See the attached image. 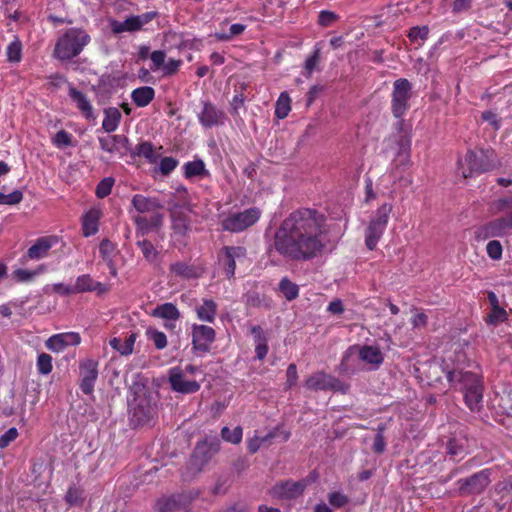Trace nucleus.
I'll use <instances>...</instances> for the list:
<instances>
[{"label":"nucleus","mask_w":512,"mask_h":512,"mask_svg":"<svg viewBox=\"0 0 512 512\" xmlns=\"http://www.w3.org/2000/svg\"><path fill=\"white\" fill-rule=\"evenodd\" d=\"M52 144L59 149L73 146V136L66 130H60L53 136Z\"/></svg>","instance_id":"49"},{"label":"nucleus","mask_w":512,"mask_h":512,"mask_svg":"<svg viewBox=\"0 0 512 512\" xmlns=\"http://www.w3.org/2000/svg\"><path fill=\"white\" fill-rule=\"evenodd\" d=\"M100 148L108 153L124 156L130 152V141L122 134H114L98 138Z\"/></svg>","instance_id":"22"},{"label":"nucleus","mask_w":512,"mask_h":512,"mask_svg":"<svg viewBox=\"0 0 512 512\" xmlns=\"http://www.w3.org/2000/svg\"><path fill=\"white\" fill-rule=\"evenodd\" d=\"M246 256L247 250L243 246H224L221 248L218 260L228 279L233 278L235 275L236 260L244 259Z\"/></svg>","instance_id":"14"},{"label":"nucleus","mask_w":512,"mask_h":512,"mask_svg":"<svg viewBox=\"0 0 512 512\" xmlns=\"http://www.w3.org/2000/svg\"><path fill=\"white\" fill-rule=\"evenodd\" d=\"M68 95L86 119H95L93 106L85 93L70 85Z\"/></svg>","instance_id":"27"},{"label":"nucleus","mask_w":512,"mask_h":512,"mask_svg":"<svg viewBox=\"0 0 512 512\" xmlns=\"http://www.w3.org/2000/svg\"><path fill=\"white\" fill-rule=\"evenodd\" d=\"M305 387L312 391H334L346 393L349 390V384L342 382L340 379L318 371L310 375L305 381Z\"/></svg>","instance_id":"10"},{"label":"nucleus","mask_w":512,"mask_h":512,"mask_svg":"<svg viewBox=\"0 0 512 512\" xmlns=\"http://www.w3.org/2000/svg\"><path fill=\"white\" fill-rule=\"evenodd\" d=\"M101 216L102 213L98 208H91L82 216V234L84 237L93 236L98 232Z\"/></svg>","instance_id":"28"},{"label":"nucleus","mask_w":512,"mask_h":512,"mask_svg":"<svg viewBox=\"0 0 512 512\" xmlns=\"http://www.w3.org/2000/svg\"><path fill=\"white\" fill-rule=\"evenodd\" d=\"M146 335L153 342L156 349L162 350L167 346V337L164 332L148 328Z\"/></svg>","instance_id":"50"},{"label":"nucleus","mask_w":512,"mask_h":512,"mask_svg":"<svg viewBox=\"0 0 512 512\" xmlns=\"http://www.w3.org/2000/svg\"><path fill=\"white\" fill-rule=\"evenodd\" d=\"M430 29L428 26H414L410 28L408 32V38L411 42H417L418 40L425 41L428 38Z\"/></svg>","instance_id":"56"},{"label":"nucleus","mask_w":512,"mask_h":512,"mask_svg":"<svg viewBox=\"0 0 512 512\" xmlns=\"http://www.w3.org/2000/svg\"><path fill=\"white\" fill-rule=\"evenodd\" d=\"M490 475V470L485 469L469 477L458 480V495L462 497H467L481 494L491 482Z\"/></svg>","instance_id":"11"},{"label":"nucleus","mask_w":512,"mask_h":512,"mask_svg":"<svg viewBox=\"0 0 512 512\" xmlns=\"http://www.w3.org/2000/svg\"><path fill=\"white\" fill-rule=\"evenodd\" d=\"M221 436L227 442L238 444L242 440V428L236 426L233 430H230L225 426L221 430Z\"/></svg>","instance_id":"52"},{"label":"nucleus","mask_w":512,"mask_h":512,"mask_svg":"<svg viewBox=\"0 0 512 512\" xmlns=\"http://www.w3.org/2000/svg\"><path fill=\"white\" fill-rule=\"evenodd\" d=\"M309 484L308 479L299 481L286 480L276 483L270 490V495L278 499H295L301 496Z\"/></svg>","instance_id":"15"},{"label":"nucleus","mask_w":512,"mask_h":512,"mask_svg":"<svg viewBox=\"0 0 512 512\" xmlns=\"http://www.w3.org/2000/svg\"><path fill=\"white\" fill-rule=\"evenodd\" d=\"M168 379L171 389L175 392L191 394L200 389V384L197 381L185 378L184 370L179 366L169 369Z\"/></svg>","instance_id":"18"},{"label":"nucleus","mask_w":512,"mask_h":512,"mask_svg":"<svg viewBox=\"0 0 512 512\" xmlns=\"http://www.w3.org/2000/svg\"><path fill=\"white\" fill-rule=\"evenodd\" d=\"M90 35L82 28H68L58 39L54 48V56L67 61L77 57L90 43Z\"/></svg>","instance_id":"5"},{"label":"nucleus","mask_w":512,"mask_h":512,"mask_svg":"<svg viewBox=\"0 0 512 512\" xmlns=\"http://www.w3.org/2000/svg\"><path fill=\"white\" fill-rule=\"evenodd\" d=\"M136 245L141 250L146 261L149 263H155L157 261L159 252L151 241L147 239L139 240Z\"/></svg>","instance_id":"43"},{"label":"nucleus","mask_w":512,"mask_h":512,"mask_svg":"<svg viewBox=\"0 0 512 512\" xmlns=\"http://www.w3.org/2000/svg\"><path fill=\"white\" fill-rule=\"evenodd\" d=\"M412 88V83L406 78H399L393 82L390 110L394 118H402L407 114L410 109Z\"/></svg>","instance_id":"8"},{"label":"nucleus","mask_w":512,"mask_h":512,"mask_svg":"<svg viewBox=\"0 0 512 512\" xmlns=\"http://www.w3.org/2000/svg\"><path fill=\"white\" fill-rule=\"evenodd\" d=\"M114 183L115 180L112 177L102 179L96 186V196L100 199L107 197L111 193Z\"/></svg>","instance_id":"51"},{"label":"nucleus","mask_w":512,"mask_h":512,"mask_svg":"<svg viewBox=\"0 0 512 512\" xmlns=\"http://www.w3.org/2000/svg\"><path fill=\"white\" fill-rule=\"evenodd\" d=\"M129 154L132 158H135V157L144 158L149 163H156L158 160V156L155 152V148L150 141H143V142L137 144L133 150L130 148Z\"/></svg>","instance_id":"33"},{"label":"nucleus","mask_w":512,"mask_h":512,"mask_svg":"<svg viewBox=\"0 0 512 512\" xmlns=\"http://www.w3.org/2000/svg\"><path fill=\"white\" fill-rule=\"evenodd\" d=\"M7 61L10 63H19L22 59V43L18 37L8 45L6 49Z\"/></svg>","instance_id":"46"},{"label":"nucleus","mask_w":512,"mask_h":512,"mask_svg":"<svg viewBox=\"0 0 512 512\" xmlns=\"http://www.w3.org/2000/svg\"><path fill=\"white\" fill-rule=\"evenodd\" d=\"M286 383H285V389H291L293 386L296 385L298 380V372H297V366L294 363L289 364L286 370Z\"/></svg>","instance_id":"64"},{"label":"nucleus","mask_w":512,"mask_h":512,"mask_svg":"<svg viewBox=\"0 0 512 512\" xmlns=\"http://www.w3.org/2000/svg\"><path fill=\"white\" fill-rule=\"evenodd\" d=\"M464 400L471 412H479L483 402V390H472L464 392Z\"/></svg>","instance_id":"39"},{"label":"nucleus","mask_w":512,"mask_h":512,"mask_svg":"<svg viewBox=\"0 0 512 512\" xmlns=\"http://www.w3.org/2000/svg\"><path fill=\"white\" fill-rule=\"evenodd\" d=\"M84 498V491L75 486L70 487L65 495V501L69 506H81Z\"/></svg>","instance_id":"48"},{"label":"nucleus","mask_w":512,"mask_h":512,"mask_svg":"<svg viewBox=\"0 0 512 512\" xmlns=\"http://www.w3.org/2000/svg\"><path fill=\"white\" fill-rule=\"evenodd\" d=\"M290 110L291 99L289 97V94L286 91H284L279 95L276 101L275 116L279 119H284L288 116Z\"/></svg>","instance_id":"41"},{"label":"nucleus","mask_w":512,"mask_h":512,"mask_svg":"<svg viewBox=\"0 0 512 512\" xmlns=\"http://www.w3.org/2000/svg\"><path fill=\"white\" fill-rule=\"evenodd\" d=\"M446 378L451 387L459 389L463 393L484 389L482 377L471 371L449 370L446 373Z\"/></svg>","instance_id":"12"},{"label":"nucleus","mask_w":512,"mask_h":512,"mask_svg":"<svg viewBox=\"0 0 512 512\" xmlns=\"http://www.w3.org/2000/svg\"><path fill=\"white\" fill-rule=\"evenodd\" d=\"M98 362L94 359H85L79 364L80 390L91 395L94 392L95 383L98 379Z\"/></svg>","instance_id":"17"},{"label":"nucleus","mask_w":512,"mask_h":512,"mask_svg":"<svg viewBox=\"0 0 512 512\" xmlns=\"http://www.w3.org/2000/svg\"><path fill=\"white\" fill-rule=\"evenodd\" d=\"M45 271V266L44 265H40L37 269L35 270H27V269H22V268H19V269H16L13 274H14V278L18 281V282H30L32 281L37 275L43 273Z\"/></svg>","instance_id":"47"},{"label":"nucleus","mask_w":512,"mask_h":512,"mask_svg":"<svg viewBox=\"0 0 512 512\" xmlns=\"http://www.w3.org/2000/svg\"><path fill=\"white\" fill-rule=\"evenodd\" d=\"M137 338H138V333L131 332L130 334H128L125 337L124 341H122V339L119 337H114V338L110 339L109 344L114 350L119 352L120 355L129 356L133 353L134 344H135Z\"/></svg>","instance_id":"31"},{"label":"nucleus","mask_w":512,"mask_h":512,"mask_svg":"<svg viewBox=\"0 0 512 512\" xmlns=\"http://www.w3.org/2000/svg\"><path fill=\"white\" fill-rule=\"evenodd\" d=\"M220 450L221 440L217 436L205 435L197 441L181 470V480L187 483L194 481L214 461Z\"/></svg>","instance_id":"2"},{"label":"nucleus","mask_w":512,"mask_h":512,"mask_svg":"<svg viewBox=\"0 0 512 512\" xmlns=\"http://www.w3.org/2000/svg\"><path fill=\"white\" fill-rule=\"evenodd\" d=\"M74 290L76 294L96 292L97 295H102L108 291V287L101 282L95 281L90 274H82L76 278Z\"/></svg>","instance_id":"26"},{"label":"nucleus","mask_w":512,"mask_h":512,"mask_svg":"<svg viewBox=\"0 0 512 512\" xmlns=\"http://www.w3.org/2000/svg\"><path fill=\"white\" fill-rule=\"evenodd\" d=\"M447 455H449L453 460H456L457 457L462 459L464 457L463 446L458 444L456 439H449L447 442Z\"/></svg>","instance_id":"61"},{"label":"nucleus","mask_w":512,"mask_h":512,"mask_svg":"<svg viewBox=\"0 0 512 512\" xmlns=\"http://www.w3.org/2000/svg\"><path fill=\"white\" fill-rule=\"evenodd\" d=\"M245 29L246 25L244 24H232L228 33H215V38L219 41H230L234 36L242 34Z\"/></svg>","instance_id":"54"},{"label":"nucleus","mask_w":512,"mask_h":512,"mask_svg":"<svg viewBox=\"0 0 512 512\" xmlns=\"http://www.w3.org/2000/svg\"><path fill=\"white\" fill-rule=\"evenodd\" d=\"M464 178L472 177L497 169L500 166L496 152L491 148L470 149L464 156V161L458 162Z\"/></svg>","instance_id":"4"},{"label":"nucleus","mask_w":512,"mask_h":512,"mask_svg":"<svg viewBox=\"0 0 512 512\" xmlns=\"http://www.w3.org/2000/svg\"><path fill=\"white\" fill-rule=\"evenodd\" d=\"M110 28L114 34H121L123 32H136L139 31L134 16L126 18L120 22L117 20L110 21Z\"/></svg>","instance_id":"38"},{"label":"nucleus","mask_w":512,"mask_h":512,"mask_svg":"<svg viewBox=\"0 0 512 512\" xmlns=\"http://www.w3.org/2000/svg\"><path fill=\"white\" fill-rule=\"evenodd\" d=\"M279 291L283 294L286 300L292 301L299 295V287L287 277H284L279 282Z\"/></svg>","instance_id":"42"},{"label":"nucleus","mask_w":512,"mask_h":512,"mask_svg":"<svg viewBox=\"0 0 512 512\" xmlns=\"http://www.w3.org/2000/svg\"><path fill=\"white\" fill-rule=\"evenodd\" d=\"M23 200V193L20 190H14L9 194L0 193L1 205H16Z\"/></svg>","instance_id":"59"},{"label":"nucleus","mask_w":512,"mask_h":512,"mask_svg":"<svg viewBox=\"0 0 512 512\" xmlns=\"http://www.w3.org/2000/svg\"><path fill=\"white\" fill-rule=\"evenodd\" d=\"M384 429L385 427L382 425L378 426L377 428V434L375 435L374 443L372 446V450L376 454H382L385 451L386 441L382 434Z\"/></svg>","instance_id":"63"},{"label":"nucleus","mask_w":512,"mask_h":512,"mask_svg":"<svg viewBox=\"0 0 512 512\" xmlns=\"http://www.w3.org/2000/svg\"><path fill=\"white\" fill-rule=\"evenodd\" d=\"M511 230L510 226L501 216L478 226L474 232V236L477 241H484L489 238L507 236Z\"/></svg>","instance_id":"16"},{"label":"nucleus","mask_w":512,"mask_h":512,"mask_svg":"<svg viewBox=\"0 0 512 512\" xmlns=\"http://www.w3.org/2000/svg\"><path fill=\"white\" fill-rule=\"evenodd\" d=\"M495 207L499 212H505V216H502L506 223L512 229V196H506L499 198Z\"/></svg>","instance_id":"44"},{"label":"nucleus","mask_w":512,"mask_h":512,"mask_svg":"<svg viewBox=\"0 0 512 512\" xmlns=\"http://www.w3.org/2000/svg\"><path fill=\"white\" fill-rule=\"evenodd\" d=\"M202 109L197 114L200 125L205 128L218 127L224 124L225 113L210 101H201Z\"/></svg>","instance_id":"19"},{"label":"nucleus","mask_w":512,"mask_h":512,"mask_svg":"<svg viewBox=\"0 0 512 512\" xmlns=\"http://www.w3.org/2000/svg\"><path fill=\"white\" fill-rule=\"evenodd\" d=\"M359 357L362 361L379 366L382 364L384 357L378 347L364 345L359 351Z\"/></svg>","instance_id":"37"},{"label":"nucleus","mask_w":512,"mask_h":512,"mask_svg":"<svg viewBox=\"0 0 512 512\" xmlns=\"http://www.w3.org/2000/svg\"><path fill=\"white\" fill-rule=\"evenodd\" d=\"M218 311V305L213 299L204 298L202 303L195 307L197 318L202 322L214 323Z\"/></svg>","instance_id":"29"},{"label":"nucleus","mask_w":512,"mask_h":512,"mask_svg":"<svg viewBox=\"0 0 512 512\" xmlns=\"http://www.w3.org/2000/svg\"><path fill=\"white\" fill-rule=\"evenodd\" d=\"M59 237L56 235L42 236L35 240L34 244L28 248L23 260H41L48 256L50 249L58 244Z\"/></svg>","instance_id":"21"},{"label":"nucleus","mask_w":512,"mask_h":512,"mask_svg":"<svg viewBox=\"0 0 512 512\" xmlns=\"http://www.w3.org/2000/svg\"><path fill=\"white\" fill-rule=\"evenodd\" d=\"M115 250V245L109 240L104 239L99 245V253L102 259L109 264L112 263V254Z\"/></svg>","instance_id":"58"},{"label":"nucleus","mask_w":512,"mask_h":512,"mask_svg":"<svg viewBox=\"0 0 512 512\" xmlns=\"http://www.w3.org/2000/svg\"><path fill=\"white\" fill-rule=\"evenodd\" d=\"M398 151L391 162L390 174L395 182L408 187L413 183V177L405 172L412 165L410 140L401 137L398 141Z\"/></svg>","instance_id":"6"},{"label":"nucleus","mask_w":512,"mask_h":512,"mask_svg":"<svg viewBox=\"0 0 512 512\" xmlns=\"http://www.w3.org/2000/svg\"><path fill=\"white\" fill-rule=\"evenodd\" d=\"M488 256L493 260H500L502 258L503 248L498 240H490L486 246Z\"/></svg>","instance_id":"60"},{"label":"nucleus","mask_w":512,"mask_h":512,"mask_svg":"<svg viewBox=\"0 0 512 512\" xmlns=\"http://www.w3.org/2000/svg\"><path fill=\"white\" fill-rule=\"evenodd\" d=\"M290 432L285 430L283 426H277L266 434H261L263 447H269L275 443H282L288 440Z\"/></svg>","instance_id":"35"},{"label":"nucleus","mask_w":512,"mask_h":512,"mask_svg":"<svg viewBox=\"0 0 512 512\" xmlns=\"http://www.w3.org/2000/svg\"><path fill=\"white\" fill-rule=\"evenodd\" d=\"M170 271L176 276L182 277L184 279H192L197 277L195 267L185 262H176L171 264Z\"/></svg>","instance_id":"40"},{"label":"nucleus","mask_w":512,"mask_h":512,"mask_svg":"<svg viewBox=\"0 0 512 512\" xmlns=\"http://www.w3.org/2000/svg\"><path fill=\"white\" fill-rule=\"evenodd\" d=\"M155 98V90L150 86H141L131 92V99L133 103L139 107L144 108L148 106Z\"/></svg>","instance_id":"32"},{"label":"nucleus","mask_w":512,"mask_h":512,"mask_svg":"<svg viewBox=\"0 0 512 512\" xmlns=\"http://www.w3.org/2000/svg\"><path fill=\"white\" fill-rule=\"evenodd\" d=\"M151 315L156 318H161L166 320L167 322L164 324L166 329L172 330L175 328V324L172 322H176L181 318V313L177 306L171 302H166L160 305H157L153 310Z\"/></svg>","instance_id":"25"},{"label":"nucleus","mask_w":512,"mask_h":512,"mask_svg":"<svg viewBox=\"0 0 512 512\" xmlns=\"http://www.w3.org/2000/svg\"><path fill=\"white\" fill-rule=\"evenodd\" d=\"M184 177L191 179L194 177L204 178L209 175L206 169L205 163L202 159H195L193 161L186 162L183 165Z\"/></svg>","instance_id":"34"},{"label":"nucleus","mask_w":512,"mask_h":512,"mask_svg":"<svg viewBox=\"0 0 512 512\" xmlns=\"http://www.w3.org/2000/svg\"><path fill=\"white\" fill-rule=\"evenodd\" d=\"M36 366H37V370L40 374H43V375L49 374L53 369L51 355H49L47 353L39 354L38 358H37Z\"/></svg>","instance_id":"53"},{"label":"nucleus","mask_w":512,"mask_h":512,"mask_svg":"<svg viewBox=\"0 0 512 512\" xmlns=\"http://www.w3.org/2000/svg\"><path fill=\"white\" fill-rule=\"evenodd\" d=\"M326 217L318 210L299 208L284 218L273 236L274 250L285 260L308 262L326 249Z\"/></svg>","instance_id":"1"},{"label":"nucleus","mask_w":512,"mask_h":512,"mask_svg":"<svg viewBox=\"0 0 512 512\" xmlns=\"http://www.w3.org/2000/svg\"><path fill=\"white\" fill-rule=\"evenodd\" d=\"M339 19V16L329 10H322L318 15V24L322 27H329Z\"/></svg>","instance_id":"62"},{"label":"nucleus","mask_w":512,"mask_h":512,"mask_svg":"<svg viewBox=\"0 0 512 512\" xmlns=\"http://www.w3.org/2000/svg\"><path fill=\"white\" fill-rule=\"evenodd\" d=\"M191 493H178L160 497L155 504L158 512H175L187 507L192 501Z\"/></svg>","instance_id":"20"},{"label":"nucleus","mask_w":512,"mask_h":512,"mask_svg":"<svg viewBox=\"0 0 512 512\" xmlns=\"http://www.w3.org/2000/svg\"><path fill=\"white\" fill-rule=\"evenodd\" d=\"M135 210L139 214L150 213L151 215H137L133 218L137 228L144 233L157 229L163 224V205L155 197H146L142 194H135L131 200Z\"/></svg>","instance_id":"3"},{"label":"nucleus","mask_w":512,"mask_h":512,"mask_svg":"<svg viewBox=\"0 0 512 512\" xmlns=\"http://www.w3.org/2000/svg\"><path fill=\"white\" fill-rule=\"evenodd\" d=\"M230 487V478L227 475H219L216 478L215 485L211 489L213 495H224Z\"/></svg>","instance_id":"55"},{"label":"nucleus","mask_w":512,"mask_h":512,"mask_svg":"<svg viewBox=\"0 0 512 512\" xmlns=\"http://www.w3.org/2000/svg\"><path fill=\"white\" fill-rule=\"evenodd\" d=\"M178 164V160L174 157H163L160 160L159 171L163 176H168L178 166Z\"/></svg>","instance_id":"57"},{"label":"nucleus","mask_w":512,"mask_h":512,"mask_svg":"<svg viewBox=\"0 0 512 512\" xmlns=\"http://www.w3.org/2000/svg\"><path fill=\"white\" fill-rule=\"evenodd\" d=\"M171 228L175 235L186 236L191 230L190 217L183 211L173 209L171 211Z\"/></svg>","instance_id":"30"},{"label":"nucleus","mask_w":512,"mask_h":512,"mask_svg":"<svg viewBox=\"0 0 512 512\" xmlns=\"http://www.w3.org/2000/svg\"><path fill=\"white\" fill-rule=\"evenodd\" d=\"M81 337L77 332H65L52 335L46 341V347L53 352H61L67 346H76L80 344Z\"/></svg>","instance_id":"23"},{"label":"nucleus","mask_w":512,"mask_h":512,"mask_svg":"<svg viewBox=\"0 0 512 512\" xmlns=\"http://www.w3.org/2000/svg\"><path fill=\"white\" fill-rule=\"evenodd\" d=\"M121 121V113L116 107H109L104 110L102 129L107 133L114 132Z\"/></svg>","instance_id":"36"},{"label":"nucleus","mask_w":512,"mask_h":512,"mask_svg":"<svg viewBox=\"0 0 512 512\" xmlns=\"http://www.w3.org/2000/svg\"><path fill=\"white\" fill-rule=\"evenodd\" d=\"M487 300L490 305V312L485 317V322L489 326H497L508 320L507 311L500 306L497 295L493 291L487 292Z\"/></svg>","instance_id":"24"},{"label":"nucleus","mask_w":512,"mask_h":512,"mask_svg":"<svg viewBox=\"0 0 512 512\" xmlns=\"http://www.w3.org/2000/svg\"><path fill=\"white\" fill-rule=\"evenodd\" d=\"M261 216V210L258 207H251L244 211L230 213L222 222V228L225 231L239 233L253 226Z\"/></svg>","instance_id":"9"},{"label":"nucleus","mask_w":512,"mask_h":512,"mask_svg":"<svg viewBox=\"0 0 512 512\" xmlns=\"http://www.w3.org/2000/svg\"><path fill=\"white\" fill-rule=\"evenodd\" d=\"M392 208L393 206L391 203L382 204L376 210L375 216L369 221L365 230V245L368 250L373 251L383 236Z\"/></svg>","instance_id":"7"},{"label":"nucleus","mask_w":512,"mask_h":512,"mask_svg":"<svg viewBox=\"0 0 512 512\" xmlns=\"http://www.w3.org/2000/svg\"><path fill=\"white\" fill-rule=\"evenodd\" d=\"M191 329L192 349L201 354L208 353L216 339V331L212 327L203 324H193Z\"/></svg>","instance_id":"13"},{"label":"nucleus","mask_w":512,"mask_h":512,"mask_svg":"<svg viewBox=\"0 0 512 512\" xmlns=\"http://www.w3.org/2000/svg\"><path fill=\"white\" fill-rule=\"evenodd\" d=\"M320 55H321V50L316 45L314 47L312 53L307 57V59L305 60V63H304V72H303V74L307 78H310L312 76L313 72L317 69V66H318L319 61H320Z\"/></svg>","instance_id":"45"}]
</instances>
